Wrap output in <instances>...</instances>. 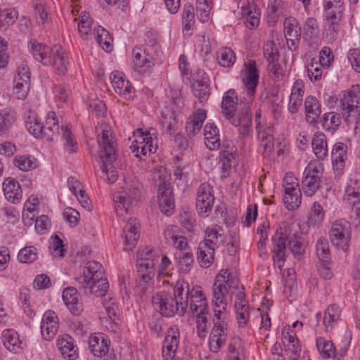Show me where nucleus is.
<instances>
[{
    "label": "nucleus",
    "mask_w": 360,
    "mask_h": 360,
    "mask_svg": "<svg viewBox=\"0 0 360 360\" xmlns=\"http://www.w3.org/2000/svg\"><path fill=\"white\" fill-rule=\"evenodd\" d=\"M139 183L125 181L122 190L113 195L115 208L119 219L125 223L123 226V245L126 251L131 250L139 238V224L131 217V205L139 196Z\"/></svg>",
    "instance_id": "obj_1"
},
{
    "label": "nucleus",
    "mask_w": 360,
    "mask_h": 360,
    "mask_svg": "<svg viewBox=\"0 0 360 360\" xmlns=\"http://www.w3.org/2000/svg\"><path fill=\"white\" fill-rule=\"evenodd\" d=\"M272 240L274 262L279 269H282L286 259L287 247L297 259H301L305 254V245L302 238L293 233L290 226L286 222H281L278 225Z\"/></svg>",
    "instance_id": "obj_2"
},
{
    "label": "nucleus",
    "mask_w": 360,
    "mask_h": 360,
    "mask_svg": "<svg viewBox=\"0 0 360 360\" xmlns=\"http://www.w3.org/2000/svg\"><path fill=\"white\" fill-rule=\"evenodd\" d=\"M231 300V297L212 295L211 305L214 326L210 334L209 345L213 352H217L226 342L228 307Z\"/></svg>",
    "instance_id": "obj_3"
},
{
    "label": "nucleus",
    "mask_w": 360,
    "mask_h": 360,
    "mask_svg": "<svg viewBox=\"0 0 360 360\" xmlns=\"http://www.w3.org/2000/svg\"><path fill=\"white\" fill-rule=\"evenodd\" d=\"M28 49L34 58L44 65H51L60 75L68 70V62L60 46L51 48L35 40L28 44Z\"/></svg>",
    "instance_id": "obj_4"
},
{
    "label": "nucleus",
    "mask_w": 360,
    "mask_h": 360,
    "mask_svg": "<svg viewBox=\"0 0 360 360\" xmlns=\"http://www.w3.org/2000/svg\"><path fill=\"white\" fill-rule=\"evenodd\" d=\"M96 132L98 134V143L100 148L99 156L102 160L104 167L103 172L106 176L109 183H114L117 179V172L112 167H108V163L115 159V143L112 134L108 127L105 124H100L96 127Z\"/></svg>",
    "instance_id": "obj_5"
},
{
    "label": "nucleus",
    "mask_w": 360,
    "mask_h": 360,
    "mask_svg": "<svg viewBox=\"0 0 360 360\" xmlns=\"http://www.w3.org/2000/svg\"><path fill=\"white\" fill-rule=\"evenodd\" d=\"M326 105L332 108L338 103V108L345 111L347 119L356 120L360 113V86H352L348 91H342L338 98L333 95L325 98Z\"/></svg>",
    "instance_id": "obj_6"
},
{
    "label": "nucleus",
    "mask_w": 360,
    "mask_h": 360,
    "mask_svg": "<svg viewBox=\"0 0 360 360\" xmlns=\"http://www.w3.org/2000/svg\"><path fill=\"white\" fill-rule=\"evenodd\" d=\"M83 286L89 288L91 293L101 296L108 289V283L103 276L101 265L95 261H90L86 264L83 276L81 277Z\"/></svg>",
    "instance_id": "obj_7"
},
{
    "label": "nucleus",
    "mask_w": 360,
    "mask_h": 360,
    "mask_svg": "<svg viewBox=\"0 0 360 360\" xmlns=\"http://www.w3.org/2000/svg\"><path fill=\"white\" fill-rule=\"evenodd\" d=\"M137 258V269L141 277L139 285L145 288L154 276L155 266L159 261V255L150 248H146L139 251Z\"/></svg>",
    "instance_id": "obj_8"
},
{
    "label": "nucleus",
    "mask_w": 360,
    "mask_h": 360,
    "mask_svg": "<svg viewBox=\"0 0 360 360\" xmlns=\"http://www.w3.org/2000/svg\"><path fill=\"white\" fill-rule=\"evenodd\" d=\"M158 176V203L162 212L169 216L174 210V200L171 189L169 175L163 167H160L155 172L154 178Z\"/></svg>",
    "instance_id": "obj_9"
},
{
    "label": "nucleus",
    "mask_w": 360,
    "mask_h": 360,
    "mask_svg": "<svg viewBox=\"0 0 360 360\" xmlns=\"http://www.w3.org/2000/svg\"><path fill=\"white\" fill-rule=\"evenodd\" d=\"M135 137L131 149L137 158L150 155L155 153L158 148V141L155 130L144 131L138 129L134 134Z\"/></svg>",
    "instance_id": "obj_10"
},
{
    "label": "nucleus",
    "mask_w": 360,
    "mask_h": 360,
    "mask_svg": "<svg viewBox=\"0 0 360 360\" xmlns=\"http://www.w3.org/2000/svg\"><path fill=\"white\" fill-rule=\"evenodd\" d=\"M331 244L343 252H347L352 239V227L349 221L339 219L334 221L329 230Z\"/></svg>",
    "instance_id": "obj_11"
},
{
    "label": "nucleus",
    "mask_w": 360,
    "mask_h": 360,
    "mask_svg": "<svg viewBox=\"0 0 360 360\" xmlns=\"http://www.w3.org/2000/svg\"><path fill=\"white\" fill-rule=\"evenodd\" d=\"M323 164L319 160H311L306 166L302 175V191L307 196H312L320 187V177Z\"/></svg>",
    "instance_id": "obj_12"
},
{
    "label": "nucleus",
    "mask_w": 360,
    "mask_h": 360,
    "mask_svg": "<svg viewBox=\"0 0 360 360\" xmlns=\"http://www.w3.org/2000/svg\"><path fill=\"white\" fill-rule=\"evenodd\" d=\"M239 290L238 278L227 269H222L216 276L212 286V295L231 297Z\"/></svg>",
    "instance_id": "obj_13"
},
{
    "label": "nucleus",
    "mask_w": 360,
    "mask_h": 360,
    "mask_svg": "<svg viewBox=\"0 0 360 360\" xmlns=\"http://www.w3.org/2000/svg\"><path fill=\"white\" fill-rule=\"evenodd\" d=\"M214 202L212 187L207 183L201 184L198 189L196 210L198 214L206 217L212 212Z\"/></svg>",
    "instance_id": "obj_14"
},
{
    "label": "nucleus",
    "mask_w": 360,
    "mask_h": 360,
    "mask_svg": "<svg viewBox=\"0 0 360 360\" xmlns=\"http://www.w3.org/2000/svg\"><path fill=\"white\" fill-rule=\"evenodd\" d=\"M297 325L302 326V323L295 321L292 323V328L285 327L282 331V342L287 355L291 360H298L301 352V346L297 338L295 332L292 328Z\"/></svg>",
    "instance_id": "obj_15"
},
{
    "label": "nucleus",
    "mask_w": 360,
    "mask_h": 360,
    "mask_svg": "<svg viewBox=\"0 0 360 360\" xmlns=\"http://www.w3.org/2000/svg\"><path fill=\"white\" fill-rule=\"evenodd\" d=\"M153 304L165 316L171 317L176 314L180 315L178 303L172 295L167 292H160L155 294L153 297Z\"/></svg>",
    "instance_id": "obj_16"
},
{
    "label": "nucleus",
    "mask_w": 360,
    "mask_h": 360,
    "mask_svg": "<svg viewBox=\"0 0 360 360\" xmlns=\"http://www.w3.org/2000/svg\"><path fill=\"white\" fill-rule=\"evenodd\" d=\"M344 202L352 207L360 208V174H350L345 183L343 194Z\"/></svg>",
    "instance_id": "obj_17"
},
{
    "label": "nucleus",
    "mask_w": 360,
    "mask_h": 360,
    "mask_svg": "<svg viewBox=\"0 0 360 360\" xmlns=\"http://www.w3.org/2000/svg\"><path fill=\"white\" fill-rule=\"evenodd\" d=\"M240 77L248 96L252 97L255 93L259 78V72L255 60H250L245 63Z\"/></svg>",
    "instance_id": "obj_18"
},
{
    "label": "nucleus",
    "mask_w": 360,
    "mask_h": 360,
    "mask_svg": "<svg viewBox=\"0 0 360 360\" xmlns=\"http://www.w3.org/2000/svg\"><path fill=\"white\" fill-rule=\"evenodd\" d=\"M180 333L176 326H171L166 333L162 347L164 360H175L176 353L179 346Z\"/></svg>",
    "instance_id": "obj_19"
},
{
    "label": "nucleus",
    "mask_w": 360,
    "mask_h": 360,
    "mask_svg": "<svg viewBox=\"0 0 360 360\" xmlns=\"http://www.w3.org/2000/svg\"><path fill=\"white\" fill-rule=\"evenodd\" d=\"M110 79L115 91L122 98L126 100L134 98V89L122 72L118 70L112 72Z\"/></svg>",
    "instance_id": "obj_20"
},
{
    "label": "nucleus",
    "mask_w": 360,
    "mask_h": 360,
    "mask_svg": "<svg viewBox=\"0 0 360 360\" xmlns=\"http://www.w3.org/2000/svg\"><path fill=\"white\" fill-rule=\"evenodd\" d=\"M283 32L288 48L295 50L300 43L301 27L298 20L293 17H288L283 21Z\"/></svg>",
    "instance_id": "obj_21"
},
{
    "label": "nucleus",
    "mask_w": 360,
    "mask_h": 360,
    "mask_svg": "<svg viewBox=\"0 0 360 360\" xmlns=\"http://www.w3.org/2000/svg\"><path fill=\"white\" fill-rule=\"evenodd\" d=\"M240 15L246 26L250 29L256 28L259 24L260 13L253 0H238Z\"/></svg>",
    "instance_id": "obj_22"
},
{
    "label": "nucleus",
    "mask_w": 360,
    "mask_h": 360,
    "mask_svg": "<svg viewBox=\"0 0 360 360\" xmlns=\"http://www.w3.org/2000/svg\"><path fill=\"white\" fill-rule=\"evenodd\" d=\"M59 327V320L55 311H46L41 318V333L46 340H52L56 335Z\"/></svg>",
    "instance_id": "obj_23"
},
{
    "label": "nucleus",
    "mask_w": 360,
    "mask_h": 360,
    "mask_svg": "<svg viewBox=\"0 0 360 360\" xmlns=\"http://www.w3.org/2000/svg\"><path fill=\"white\" fill-rule=\"evenodd\" d=\"M190 307L193 316L209 313L207 300L201 286L195 285L192 288L190 296Z\"/></svg>",
    "instance_id": "obj_24"
},
{
    "label": "nucleus",
    "mask_w": 360,
    "mask_h": 360,
    "mask_svg": "<svg viewBox=\"0 0 360 360\" xmlns=\"http://www.w3.org/2000/svg\"><path fill=\"white\" fill-rule=\"evenodd\" d=\"M165 243L176 249L186 250L188 246L187 239L184 237L180 228L175 225H167L163 231Z\"/></svg>",
    "instance_id": "obj_25"
},
{
    "label": "nucleus",
    "mask_w": 360,
    "mask_h": 360,
    "mask_svg": "<svg viewBox=\"0 0 360 360\" xmlns=\"http://www.w3.org/2000/svg\"><path fill=\"white\" fill-rule=\"evenodd\" d=\"M191 291L189 283L185 279L179 278L176 282L173 297L179 304L180 316L184 315L186 311Z\"/></svg>",
    "instance_id": "obj_26"
},
{
    "label": "nucleus",
    "mask_w": 360,
    "mask_h": 360,
    "mask_svg": "<svg viewBox=\"0 0 360 360\" xmlns=\"http://www.w3.org/2000/svg\"><path fill=\"white\" fill-rule=\"evenodd\" d=\"M133 70L139 75L148 72L153 65L151 58L146 49L136 47L133 50Z\"/></svg>",
    "instance_id": "obj_27"
},
{
    "label": "nucleus",
    "mask_w": 360,
    "mask_h": 360,
    "mask_svg": "<svg viewBox=\"0 0 360 360\" xmlns=\"http://www.w3.org/2000/svg\"><path fill=\"white\" fill-rule=\"evenodd\" d=\"M333 169L335 174L340 176L345 169L347 160V146L343 143H337L331 152Z\"/></svg>",
    "instance_id": "obj_28"
},
{
    "label": "nucleus",
    "mask_w": 360,
    "mask_h": 360,
    "mask_svg": "<svg viewBox=\"0 0 360 360\" xmlns=\"http://www.w3.org/2000/svg\"><path fill=\"white\" fill-rule=\"evenodd\" d=\"M6 199L13 204L19 203L22 199V190L19 182L13 177L6 178L2 184Z\"/></svg>",
    "instance_id": "obj_29"
},
{
    "label": "nucleus",
    "mask_w": 360,
    "mask_h": 360,
    "mask_svg": "<svg viewBox=\"0 0 360 360\" xmlns=\"http://www.w3.org/2000/svg\"><path fill=\"white\" fill-rule=\"evenodd\" d=\"M231 124L236 127L243 136H249L252 131V116L248 110L238 112L236 115L233 114L231 118H226Z\"/></svg>",
    "instance_id": "obj_30"
},
{
    "label": "nucleus",
    "mask_w": 360,
    "mask_h": 360,
    "mask_svg": "<svg viewBox=\"0 0 360 360\" xmlns=\"http://www.w3.org/2000/svg\"><path fill=\"white\" fill-rule=\"evenodd\" d=\"M104 293L101 295L103 296V305L110 320V327H106L111 332L115 333L119 324V319L117 317L118 306L116 300L110 294Z\"/></svg>",
    "instance_id": "obj_31"
},
{
    "label": "nucleus",
    "mask_w": 360,
    "mask_h": 360,
    "mask_svg": "<svg viewBox=\"0 0 360 360\" xmlns=\"http://www.w3.org/2000/svg\"><path fill=\"white\" fill-rule=\"evenodd\" d=\"M97 26L101 25L94 21L89 13L83 11L80 13L77 19V30L83 39L88 40L94 36V30Z\"/></svg>",
    "instance_id": "obj_32"
},
{
    "label": "nucleus",
    "mask_w": 360,
    "mask_h": 360,
    "mask_svg": "<svg viewBox=\"0 0 360 360\" xmlns=\"http://www.w3.org/2000/svg\"><path fill=\"white\" fill-rule=\"evenodd\" d=\"M1 339L4 347L13 353H20L25 346L19 334L13 329L4 330Z\"/></svg>",
    "instance_id": "obj_33"
},
{
    "label": "nucleus",
    "mask_w": 360,
    "mask_h": 360,
    "mask_svg": "<svg viewBox=\"0 0 360 360\" xmlns=\"http://www.w3.org/2000/svg\"><path fill=\"white\" fill-rule=\"evenodd\" d=\"M110 340L103 333H94L89 337V347L96 356H103L109 349Z\"/></svg>",
    "instance_id": "obj_34"
},
{
    "label": "nucleus",
    "mask_w": 360,
    "mask_h": 360,
    "mask_svg": "<svg viewBox=\"0 0 360 360\" xmlns=\"http://www.w3.org/2000/svg\"><path fill=\"white\" fill-rule=\"evenodd\" d=\"M195 10L193 5L186 4L181 11L182 33L184 37L189 38L195 30Z\"/></svg>",
    "instance_id": "obj_35"
},
{
    "label": "nucleus",
    "mask_w": 360,
    "mask_h": 360,
    "mask_svg": "<svg viewBox=\"0 0 360 360\" xmlns=\"http://www.w3.org/2000/svg\"><path fill=\"white\" fill-rule=\"evenodd\" d=\"M56 345L64 359L75 360L77 357V348L73 339L68 335H63L58 338Z\"/></svg>",
    "instance_id": "obj_36"
},
{
    "label": "nucleus",
    "mask_w": 360,
    "mask_h": 360,
    "mask_svg": "<svg viewBox=\"0 0 360 360\" xmlns=\"http://www.w3.org/2000/svg\"><path fill=\"white\" fill-rule=\"evenodd\" d=\"M207 117L205 110H197L190 117L186 124V131L189 136H194L199 133Z\"/></svg>",
    "instance_id": "obj_37"
},
{
    "label": "nucleus",
    "mask_w": 360,
    "mask_h": 360,
    "mask_svg": "<svg viewBox=\"0 0 360 360\" xmlns=\"http://www.w3.org/2000/svg\"><path fill=\"white\" fill-rule=\"evenodd\" d=\"M341 309L336 304H330L325 310L323 324L326 332L331 331L340 322Z\"/></svg>",
    "instance_id": "obj_38"
},
{
    "label": "nucleus",
    "mask_w": 360,
    "mask_h": 360,
    "mask_svg": "<svg viewBox=\"0 0 360 360\" xmlns=\"http://www.w3.org/2000/svg\"><path fill=\"white\" fill-rule=\"evenodd\" d=\"M44 136L49 141H53L58 136L60 130L58 117L55 112L49 111L43 124Z\"/></svg>",
    "instance_id": "obj_39"
},
{
    "label": "nucleus",
    "mask_w": 360,
    "mask_h": 360,
    "mask_svg": "<svg viewBox=\"0 0 360 360\" xmlns=\"http://www.w3.org/2000/svg\"><path fill=\"white\" fill-rule=\"evenodd\" d=\"M174 261L176 264L178 272L182 275H186L190 273L193 264V255L191 250H182L179 253L175 254Z\"/></svg>",
    "instance_id": "obj_40"
},
{
    "label": "nucleus",
    "mask_w": 360,
    "mask_h": 360,
    "mask_svg": "<svg viewBox=\"0 0 360 360\" xmlns=\"http://www.w3.org/2000/svg\"><path fill=\"white\" fill-rule=\"evenodd\" d=\"M224 236L222 233V229L217 225L207 227L205 233V238L201 242L214 248H219L223 244Z\"/></svg>",
    "instance_id": "obj_41"
},
{
    "label": "nucleus",
    "mask_w": 360,
    "mask_h": 360,
    "mask_svg": "<svg viewBox=\"0 0 360 360\" xmlns=\"http://www.w3.org/2000/svg\"><path fill=\"white\" fill-rule=\"evenodd\" d=\"M62 298L72 314L78 315L82 311V305L78 302V295L75 288L71 287L64 289Z\"/></svg>",
    "instance_id": "obj_42"
},
{
    "label": "nucleus",
    "mask_w": 360,
    "mask_h": 360,
    "mask_svg": "<svg viewBox=\"0 0 360 360\" xmlns=\"http://www.w3.org/2000/svg\"><path fill=\"white\" fill-rule=\"evenodd\" d=\"M238 104V97L234 89L226 91L222 97L221 112L226 118H231L236 112V107Z\"/></svg>",
    "instance_id": "obj_43"
},
{
    "label": "nucleus",
    "mask_w": 360,
    "mask_h": 360,
    "mask_svg": "<svg viewBox=\"0 0 360 360\" xmlns=\"http://www.w3.org/2000/svg\"><path fill=\"white\" fill-rule=\"evenodd\" d=\"M205 144L210 150L220 146L219 131L214 123L207 122L204 127Z\"/></svg>",
    "instance_id": "obj_44"
},
{
    "label": "nucleus",
    "mask_w": 360,
    "mask_h": 360,
    "mask_svg": "<svg viewBox=\"0 0 360 360\" xmlns=\"http://www.w3.org/2000/svg\"><path fill=\"white\" fill-rule=\"evenodd\" d=\"M304 109L307 122H316L321 112L320 103L316 98L313 96H307L304 101Z\"/></svg>",
    "instance_id": "obj_45"
},
{
    "label": "nucleus",
    "mask_w": 360,
    "mask_h": 360,
    "mask_svg": "<svg viewBox=\"0 0 360 360\" xmlns=\"http://www.w3.org/2000/svg\"><path fill=\"white\" fill-rule=\"evenodd\" d=\"M214 252L215 248L200 242L197 251V260L200 266L202 268L210 266L214 262Z\"/></svg>",
    "instance_id": "obj_46"
},
{
    "label": "nucleus",
    "mask_w": 360,
    "mask_h": 360,
    "mask_svg": "<svg viewBox=\"0 0 360 360\" xmlns=\"http://www.w3.org/2000/svg\"><path fill=\"white\" fill-rule=\"evenodd\" d=\"M311 145L316 157L319 160H324L328 153L326 135L320 131L315 133Z\"/></svg>",
    "instance_id": "obj_47"
},
{
    "label": "nucleus",
    "mask_w": 360,
    "mask_h": 360,
    "mask_svg": "<svg viewBox=\"0 0 360 360\" xmlns=\"http://www.w3.org/2000/svg\"><path fill=\"white\" fill-rule=\"evenodd\" d=\"M323 6L326 19H331L333 22L340 20L343 11L342 0H324Z\"/></svg>",
    "instance_id": "obj_48"
},
{
    "label": "nucleus",
    "mask_w": 360,
    "mask_h": 360,
    "mask_svg": "<svg viewBox=\"0 0 360 360\" xmlns=\"http://www.w3.org/2000/svg\"><path fill=\"white\" fill-rule=\"evenodd\" d=\"M13 164L22 172H29L39 166L38 160L30 155H18L15 156L13 158Z\"/></svg>",
    "instance_id": "obj_49"
},
{
    "label": "nucleus",
    "mask_w": 360,
    "mask_h": 360,
    "mask_svg": "<svg viewBox=\"0 0 360 360\" xmlns=\"http://www.w3.org/2000/svg\"><path fill=\"white\" fill-rule=\"evenodd\" d=\"M95 29L94 37L99 46L105 52H111L113 49V40L108 31L102 26H97Z\"/></svg>",
    "instance_id": "obj_50"
},
{
    "label": "nucleus",
    "mask_w": 360,
    "mask_h": 360,
    "mask_svg": "<svg viewBox=\"0 0 360 360\" xmlns=\"http://www.w3.org/2000/svg\"><path fill=\"white\" fill-rule=\"evenodd\" d=\"M342 123V116L335 112L325 113L321 119L322 127L327 131L334 133Z\"/></svg>",
    "instance_id": "obj_51"
},
{
    "label": "nucleus",
    "mask_w": 360,
    "mask_h": 360,
    "mask_svg": "<svg viewBox=\"0 0 360 360\" xmlns=\"http://www.w3.org/2000/svg\"><path fill=\"white\" fill-rule=\"evenodd\" d=\"M201 79H194L192 84V89L195 96L199 100L200 102H205L209 97L208 84L203 77L204 72H201Z\"/></svg>",
    "instance_id": "obj_52"
},
{
    "label": "nucleus",
    "mask_w": 360,
    "mask_h": 360,
    "mask_svg": "<svg viewBox=\"0 0 360 360\" xmlns=\"http://www.w3.org/2000/svg\"><path fill=\"white\" fill-rule=\"evenodd\" d=\"M25 126L29 133L35 138L44 136L43 124L37 115H29L25 120Z\"/></svg>",
    "instance_id": "obj_53"
},
{
    "label": "nucleus",
    "mask_w": 360,
    "mask_h": 360,
    "mask_svg": "<svg viewBox=\"0 0 360 360\" xmlns=\"http://www.w3.org/2000/svg\"><path fill=\"white\" fill-rule=\"evenodd\" d=\"M39 200L35 195H31L25 201L22 210V218L33 220L38 214Z\"/></svg>",
    "instance_id": "obj_54"
},
{
    "label": "nucleus",
    "mask_w": 360,
    "mask_h": 360,
    "mask_svg": "<svg viewBox=\"0 0 360 360\" xmlns=\"http://www.w3.org/2000/svg\"><path fill=\"white\" fill-rule=\"evenodd\" d=\"M325 217V212L318 202H313L308 217L309 226H318L321 224Z\"/></svg>",
    "instance_id": "obj_55"
},
{
    "label": "nucleus",
    "mask_w": 360,
    "mask_h": 360,
    "mask_svg": "<svg viewBox=\"0 0 360 360\" xmlns=\"http://www.w3.org/2000/svg\"><path fill=\"white\" fill-rule=\"evenodd\" d=\"M238 328L243 335H250L252 326L250 323V310L235 311Z\"/></svg>",
    "instance_id": "obj_56"
},
{
    "label": "nucleus",
    "mask_w": 360,
    "mask_h": 360,
    "mask_svg": "<svg viewBox=\"0 0 360 360\" xmlns=\"http://www.w3.org/2000/svg\"><path fill=\"white\" fill-rule=\"evenodd\" d=\"M302 193L300 188L290 192L284 191L283 202L288 210H295L301 204Z\"/></svg>",
    "instance_id": "obj_57"
},
{
    "label": "nucleus",
    "mask_w": 360,
    "mask_h": 360,
    "mask_svg": "<svg viewBox=\"0 0 360 360\" xmlns=\"http://www.w3.org/2000/svg\"><path fill=\"white\" fill-rule=\"evenodd\" d=\"M218 63L224 68H230L236 63V57L235 53L229 48L224 47L217 52Z\"/></svg>",
    "instance_id": "obj_58"
},
{
    "label": "nucleus",
    "mask_w": 360,
    "mask_h": 360,
    "mask_svg": "<svg viewBox=\"0 0 360 360\" xmlns=\"http://www.w3.org/2000/svg\"><path fill=\"white\" fill-rule=\"evenodd\" d=\"M38 257V250L34 245H27L21 248L18 253V260L20 263L31 264Z\"/></svg>",
    "instance_id": "obj_59"
},
{
    "label": "nucleus",
    "mask_w": 360,
    "mask_h": 360,
    "mask_svg": "<svg viewBox=\"0 0 360 360\" xmlns=\"http://www.w3.org/2000/svg\"><path fill=\"white\" fill-rule=\"evenodd\" d=\"M316 345L319 354L323 357L330 358L335 354V347L333 343L323 337L316 338Z\"/></svg>",
    "instance_id": "obj_60"
},
{
    "label": "nucleus",
    "mask_w": 360,
    "mask_h": 360,
    "mask_svg": "<svg viewBox=\"0 0 360 360\" xmlns=\"http://www.w3.org/2000/svg\"><path fill=\"white\" fill-rule=\"evenodd\" d=\"M316 256L319 262H330V253L328 240L323 238L320 237L315 245Z\"/></svg>",
    "instance_id": "obj_61"
},
{
    "label": "nucleus",
    "mask_w": 360,
    "mask_h": 360,
    "mask_svg": "<svg viewBox=\"0 0 360 360\" xmlns=\"http://www.w3.org/2000/svg\"><path fill=\"white\" fill-rule=\"evenodd\" d=\"M244 348L240 338H233L229 345V360H244Z\"/></svg>",
    "instance_id": "obj_62"
},
{
    "label": "nucleus",
    "mask_w": 360,
    "mask_h": 360,
    "mask_svg": "<svg viewBox=\"0 0 360 360\" xmlns=\"http://www.w3.org/2000/svg\"><path fill=\"white\" fill-rule=\"evenodd\" d=\"M323 68L315 58H312L307 65V76L311 82H315L322 78Z\"/></svg>",
    "instance_id": "obj_63"
},
{
    "label": "nucleus",
    "mask_w": 360,
    "mask_h": 360,
    "mask_svg": "<svg viewBox=\"0 0 360 360\" xmlns=\"http://www.w3.org/2000/svg\"><path fill=\"white\" fill-rule=\"evenodd\" d=\"M18 16V12L16 9L6 8L0 11V24L3 27L13 25Z\"/></svg>",
    "instance_id": "obj_64"
}]
</instances>
